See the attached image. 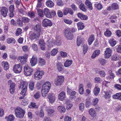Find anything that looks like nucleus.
<instances>
[{
    "mask_svg": "<svg viewBox=\"0 0 121 121\" xmlns=\"http://www.w3.org/2000/svg\"><path fill=\"white\" fill-rule=\"evenodd\" d=\"M16 41L15 39L13 38H8L6 40V42L8 43H10L12 42L15 43Z\"/></svg>",
    "mask_w": 121,
    "mask_h": 121,
    "instance_id": "ea45409f",
    "label": "nucleus"
},
{
    "mask_svg": "<svg viewBox=\"0 0 121 121\" xmlns=\"http://www.w3.org/2000/svg\"><path fill=\"white\" fill-rule=\"evenodd\" d=\"M80 110L83 111L84 109V104L83 103H81L79 105Z\"/></svg>",
    "mask_w": 121,
    "mask_h": 121,
    "instance_id": "bf43d9fd",
    "label": "nucleus"
},
{
    "mask_svg": "<svg viewBox=\"0 0 121 121\" xmlns=\"http://www.w3.org/2000/svg\"><path fill=\"white\" fill-rule=\"evenodd\" d=\"M34 83L33 82H31L29 84V88L31 91H33L34 88Z\"/></svg>",
    "mask_w": 121,
    "mask_h": 121,
    "instance_id": "37998d69",
    "label": "nucleus"
},
{
    "mask_svg": "<svg viewBox=\"0 0 121 121\" xmlns=\"http://www.w3.org/2000/svg\"><path fill=\"white\" fill-rule=\"evenodd\" d=\"M48 98L51 103H53L55 100V97L54 95L52 94H49L48 96Z\"/></svg>",
    "mask_w": 121,
    "mask_h": 121,
    "instance_id": "a211bd4d",
    "label": "nucleus"
},
{
    "mask_svg": "<svg viewBox=\"0 0 121 121\" xmlns=\"http://www.w3.org/2000/svg\"><path fill=\"white\" fill-rule=\"evenodd\" d=\"M64 35L67 39L71 40L73 38V34L71 32V30L69 28H67L64 31Z\"/></svg>",
    "mask_w": 121,
    "mask_h": 121,
    "instance_id": "20e7f679",
    "label": "nucleus"
},
{
    "mask_svg": "<svg viewBox=\"0 0 121 121\" xmlns=\"http://www.w3.org/2000/svg\"><path fill=\"white\" fill-rule=\"evenodd\" d=\"M32 49L35 51H37L38 50V47L37 45L35 43L32 44L31 46Z\"/></svg>",
    "mask_w": 121,
    "mask_h": 121,
    "instance_id": "3c124183",
    "label": "nucleus"
},
{
    "mask_svg": "<svg viewBox=\"0 0 121 121\" xmlns=\"http://www.w3.org/2000/svg\"><path fill=\"white\" fill-rule=\"evenodd\" d=\"M109 75L106 78L107 79L110 80L111 79H113L115 77V76L114 74L112 72V71L110 70L108 71Z\"/></svg>",
    "mask_w": 121,
    "mask_h": 121,
    "instance_id": "f3484780",
    "label": "nucleus"
},
{
    "mask_svg": "<svg viewBox=\"0 0 121 121\" xmlns=\"http://www.w3.org/2000/svg\"><path fill=\"white\" fill-rule=\"evenodd\" d=\"M112 54V50L110 48H106V50L105 51V57L107 58H109L111 56Z\"/></svg>",
    "mask_w": 121,
    "mask_h": 121,
    "instance_id": "2eb2a0df",
    "label": "nucleus"
},
{
    "mask_svg": "<svg viewBox=\"0 0 121 121\" xmlns=\"http://www.w3.org/2000/svg\"><path fill=\"white\" fill-rule=\"evenodd\" d=\"M115 88L119 90L121 89V85L118 84H116L114 85Z\"/></svg>",
    "mask_w": 121,
    "mask_h": 121,
    "instance_id": "0e129e2a",
    "label": "nucleus"
},
{
    "mask_svg": "<svg viewBox=\"0 0 121 121\" xmlns=\"http://www.w3.org/2000/svg\"><path fill=\"white\" fill-rule=\"evenodd\" d=\"M95 39L94 35H92L90 36L88 40V43L90 45L91 44Z\"/></svg>",
    "mask_w": 121,
    "mask_h": 121,
    "instance_id": "c9c22d12",
    "label": "nucleus"
},
{
    "mask_svg": "<svg viewBox=\"0 0 121 121\" xmlns=\"http://www.w3.org/2000/svg\"><path fill=\"white\" fill-rule=\"evenodd\" d=\"M46 5L48 7L52 8L53 7L54 5V3L52 1L50 0H47L46 2Z\"/></svg>",
    "mask_w": 121,
    "mask_h": 121,
    "instance_id": "393cba45",
    "label": "nucleus"
},
{
    "mask_svg": "<svg viewBox=\"0 0 121 121\" xmlns=\"http://www.w3.org/2000/svg\"><path fill=\"white\" fill-rule=\"evenodd\" d=\"M64 21L65 23L69 25L71 24L73 22L72 20L67 19L66 18L64 19Z\"/></svg>",
    "mask_w": 121,
    "mask_h": 121,
    "instance_id": "6e6d98bb",
    "label": "nucleus"
},
{
    "mask_svg": "<svg viewBox=\"0 0 121 121\" xmlns=\"http://www.w3.org/2000/svg\"><path fill=\"white\" fill-rule=\"evenodd\" d=\"M15 111L16 117L20 119L23 117L25 112L24 110L20 108H17Z\"/></svg>",
    "mask_w": 121,
    "mask_h": 121,
    "instance_id": "f03ea898",
    "label": "nucleus"
},
{
    "mask_svg": "<svg viewBox=\"0 0 121 121\" xmlns=\"http://www.w3.org/2000/svg\"><path fill=\"white\" fill-rule=\"evenodd\" d=\"M24 74L27 76L31 75L33 71L32 69L26 65L24 66Z\"/></svg>",
    "mask_w": 121,
    "mask_h": 121,
    "instance_id": "39448f33",
    "label": "nucleus"
},
{
    "mask_svg": "<svg viewBox=\"0 0 121 121\" xmlns=\"http://www.w3.org/2000/svg\"><path fill=\"white\" fill-rule=\"evenodd\" d=\"M79 8L81 10L85 12L86 10V9L85 8V5L83 4H82L80 5Z\"/></svg>",
    "mask_w": 121,
    "mask_h": 121,
    "instance_id": "864d4df0",
    "label": "nucleus"
},
{
    "mask_svg": "<svg viewBox=\"0 0 121 121\" xmlns=\"http://www.w3.org/2000/svg\"><path fill=\"white\" fill-rule=\"evenodd\" d=\"M14 9V6L13 5H10L9 8V10L10 12H13Z\"/></svg>",
    "mask_w": 121,
    "mask_h": 121,
    "instance_id": "13d9d810",
    "label": "nucleus"
},
{
    "mask_svg": "<svg viewBox=\"0 0 121 121\" xmlns=\"http://www.w3.org/2000/svg\"><path fill=\"white\" fill-rule=\"evenodd\" d=\"M51 83L49 82H46L44 83L41 90L42 94L43 97H45L47 95L51 88Z\"/></svg>",
    "mask_w": 121,
    "mask_h": 121,
    "instance_id": "f257e3e1",
    "label": "nucleus"
},
{
    "mask_svg": "<svg viewBox=\"0 0 121 121\" xmlns=\"http://www.w3.org/2000/svg\"><path fill=\"white\" fill-rule=\"evenodd\" d=\"M112 97L114 99H118L121 100V92L117 93L115 95H113Z\"/></svg>",
    "mask_w": 121,
    "mask_h": 121,
    "instance_id": "bb28decb",
    "label": "nucleus"
},
{
    "mask_svg": "<svg viewBox=\"0 0 121 121\" xmlns=\"http://www.w3.org/2000/svg\"><path fill=\"white\" fill-rule=\"evenodd\" d=\"M69 8H65L63 11L64 15H66L68 13Z\"/></svg>",
    "mask_w": 121,
    "mask_h": 121,
    "instance_id": "680f3d73",
    "label": "nucleus"
},
{
    "mask_svg": "<svg viewBox=\"0 0 121 121\" xmlns=\"http://www.w3.org/2000/svg\"><path fill=\"white\" fill-rule=\"evenodd\" d=\"M48 41L47 45L50 48L53 47L54 43L53 40L52 39H49Z\"/></svg>",
    "mask_w": 121,
    "mask_h": 121,
    "instance_id": "4c0bfd02",
    "label": "nucleus"
},
{
    "mask_svg": "<svg viewBox=\"0 0 121 121\" xmlns=\"http://www.w3.org/2000/svg\"><path fill=\"white\" fill-rule=\"evenodd\" d=\"M42 25L44 27L48 26H51L52 25L51 22L49 20L47 19H45L42 21Z\"/></svg>",
    "mask_w": 121,
    "mask_h": 121,
    "instance_id": "f8f14e48",
    "label": "nucleus"
},
{
    "mask_svg": "<svg viewBox=\"0 0 121 121\" xmlns=\"http://www.w3.org/2000/svg\"><path fill=\"white\" fill-rule=\"evenodd\" d=\"M112 33L108 29H107L106 31L104 33V35L108 37H110L112 35Z\"/></svg>",
    "mask_w": 121,
    "mask_h": 121,
    "instance_id": "58836bf2",
    "label": "nucleus"
},
{
    "mask_svg": "<svg viewBox=\"0 0 121 121\" xmlns=\"http://www.w3.org/2000/svg\"><path fill=\"white\" fill-rule=\"evenodd\" d=\"M118 59V55L116 54L114 55L112 57V60L116 61Z\"/></svg>",
    "mask_w": 121,
    "mask_h": 121,
    "instance_id": "774afa93",
    "label": "nucleus"
},
{
    "mask_svg": "<svg viewBox=\"0 0 121 121\" xmlns=\"http://www.w3.org/2000/svg\"><path fill=\"white\" fill-rule=\"evenodd\" d=\"M99 73L101 77H104L105 76V73L104 71H100L99 72Z\"/></svg>",
    "mask_w": 121,
    "mask_h": 121,
    "instance_id": "e2e57ef3",
    "label": "nucleus"
},
{
    "mask_svg": "<svg viewBox=\"0 0 121 121\" xmlns=\"http://www.w3.org/2000/svg\"><path fill=\"white\" fill-rule=\"evenodd\" d=\"M85 4L88 9L91 10L92 9V4L88 0H86L85 2Z\"/></svg>",
    "mask_w": 121,
    "mask_h": 121,
    "instance_id": "c756f323",
    "label": "nucleus"
},
{
    "mask_svg": "<svg viewBox=\"0 0 121 121\" xmlns=\"http://www.w3.org/2000/svg\"><path fill=\"white\" fill-rule=\"evenodd\" d=\"M57 109L58 111L61 113H64L66 111L65 108L64 106H59L58 107Z\"/></svg>",
    "mask_w": 121,
    "mask_h": 121,
    "instance_id": "4be33fe9",
    "label": "nucleus"
},
{
    "mask_svg": "<svg viewBox=\"0 0 121 121\" xmlns=\"http://www.w3.org/2000/svg\"><path fill=\"white\" fill-rule=\"evenodd\" d=\"M116 49L118 52L121 53V45L117 46L116 47Z\"/></svg>",
    "mask_w": 121,
    "mask_h": 121,
    "instance_id": "052dcab7",
    "label": "nucleus"
},
{
    "mask_svg": "<svg viewBox=\"0 0 121 121\" xmlns=\"http://www.w3.org/2000/svg\"><path fill=\"white\" fill-rule=\"evenodd\" d=\"M22 21L24 23H27L29 22L30 21V19L26 17H23L22 18Z\"/></svg>",
    "mask_w": 121,
    "mask_h": 121,
    "instance_id": "79ce46f5",
    "label": "nucleus"
},
{
    "mask_svg": "<svg viewBox=\"0 0 121 121\" xmlns=\"http://www.w3.org/2000/svg\"><path fill=\"white\" fill-rule=\"evenodd\" d=\"M29 38L31 40H33L34 39H37L39 36V34H36L33 32H30L29 34Z\"/></svg>",
    "mask_w": 121,
    "mask_h": 121,
    "instance_id": "9d476101",
    "label": "nucleus"
},
{
    "mask_svg": "<svg viewBox=\"0 0 121 121\" xmlns=\"http://www.w3.org/2000/svg\"><path fill=\"white\" fill-rule=\"evenodd\" d=\"M77 15L78 17L80 18L82 20H86L88 19L87 16L82 14L80 13H78Z\"/></svg>",
    "mask_w": 121,
    "mask_h": 121,
    "instance_id": "a878e982",
    "label": "nucleus"
},
{
    "mask_svg": "<svg viewBox=\"0 0 121 121\" xmlns=\"http://www.w3.org/2000/svg\"><path fill=\"white\" fill-rule=\"evenodd\" d=\"M83 42V39L80 36H78L77 39V44L78 46H79Z\"/></svg>",
    "mask_w": 121,
    "mask_h": 121,
    "instance_id": "cd10ccee",
    "label": "nucleus"
},
{
    "mask_svg": "<svg viewBox=\"0 0 121 121\" xmlns=\"http://www.w3.org/2000/svg\"><path fill=\"white\" fill-rule=\"evenodd\" d=\"M109 42L110 46L112 47H114L116 44V41L112 39H110L109 41Z\"/></svg>",
    "mask_w": 121,
    "mask_h": 121,
    "instance_id": "e433bc0d",
    "label": "nucleus"
},
{
    "mask_svg": "<svg viewBox=\"0 0 121 121\" xmlns=\"http://www.w3.org/2000/svg\"><path fill=\"white\" fill-rule=\"evenodd\" d=\"M29 102V101L27 99L25 98L22 101L21 104L24 106L26 105H28Z\"/></svg>",
    "mask_w": 121,
    "mask_h": 121,
    "instance_id": "a19ab883",
    "label": "nucleus"
},
{
    "mask_svg": "<svg viewBox=\"0 0 121 121\" xmlns=\"http://www.w3.org/2000/svg\"><path fill=\"white\" fill-rule=\"evenodd\" d=\"M13 71L16 73H19L22 71V67L20 64L15 65L13 68Z\"/></svg>",
    "mask_w": 121,
    "mask_h": 121,
    "instance_id": "1a4fd4ad",
    "label": "nucleus"
},
{
    "mask_svg": "<svg viewBox=\"0 0 121 121\" xmlns=\"http://www.w3.org/2000/svg\"><path fill=\"white\" fill-rule=\"evenodd\" d=\"M45 60L43 59L39 58V65L42 66L45 64Z\"/></svg>",
    "mask_w": 121,
    "mask_h": 121,
    "instance_id": "473e14b6",
    "label": "nucleus"
},
{
    "mask_svg": "<svg viewBox=\"0 0 121 121\" xmlns=\"http://www.w3.org/2000/svg\"><path fill=\"white\" fill-rule=\"evenodd\" d=\"M57 70L59 72H62L64 69V67L61 63L58 62L56 65Z\"/></svg>",
    "mask_w": 121,
    "mask_h": 121,
    "instance_id": "ddd939ff",
    "label": "nucleus"
},
{
    "mask_svg": "<svg viewBox=\"0 0 121 121\" xmlns=\"http://www.w3.org/2000/svg\"><path fill=\"white\" fill-rule=\"evenodd\" d=\"M111 6L112 7V9H113L116 10L118 8V6L117 4L116 3H114L112 4Z\"/></svg>",
    "mask_w": 121,
    "mask_h": 121,
    "instance_id": "5fc2aeb1",
    "label": "nucleus"
},
{
    "mask_svg": "<svg viewBox=\"0 0 121 121\" xmlns=\"http://www.w3.org/2000/svg\"><path fill=\"white\" fill-rule=\"evenodd\" d=\"M22 30L19 28H18L16 30L15 34L16 36H19L22 33Z\"/></svg>",
    "mask_w": 121,
    "mask_h": 121,
    "instance_id": "603ef678",
    "label": "nucleus"
},
{
    "mask_svg": "<svg viewBox=\"0 0 121 121\" xmlns=\"http://www.w3.org/2000/svg\"><path fill=\"white\" fill-rule=\"evenodd\" d=\"M2 65H4V68L5 70H7L9 68V65L8 63L7 62L3 61L1 63Z\"/></svg>",
    "mask_w": 121,
    "mask_h": 121,
    "instance_id": "c85d7f7f",
    "label": "nucleus"
},
{
    "mask_svg": "<svg viewBox=\"0 0 121 121\" xmlns=\"http://www.w3.org/2000/svg\"><path fill=\"white\" fill-rule=\"evenodd\" d=\"M100 53V51L99 50H95L93 52L91 56L92 58H94L98 56Z\"/></svg>",
    "mask_w": 121,
    "mask_h": 121,
    "instance_id": "b1692460",
    "label": "nucleus"
},
{
    "mask_svg": "<svg viewBox=\"0 0 121 121\" xmlns=\"http://www.w3.org/2000/svg\"><path fill=\"white\" fill-rule=\"evenodd\" d=\"M65 98V93L63 91L61 92L58 96V99L60 100H63Z\"/></svg>",
    "mask_w": 121,
    "mask_h": 121,
    "instance_id": "6ab92c4d",
    "label": "nucleus"
},
{
    "mask_svg": "<svg viewBox=\"0 0 121 121\" xmlns=\"http://www.w3.org/2000/svg\"><path fill=\"white\" fill-rule=\"evenodd\" d=\"M28 16L31 18H34L35 16V13L32 11H30L28 13Z\"/></svg>",
    "mask_w": 121,
    "mask_h": 121,
    "instance_id": "09e8293b",
    "label": "nucleus"
},
{
    "mask_svg": "<svg viewBox=\"0 0 121 121\" xmlns=\"http://www.w3.org/2000/svg\"><path fill=\"white\" fill-rule=\"evenodd\" d=\"M89 114L92 117H95L96 116V113L95 111L93 108H91L89 111Z\"/></svg>",
    "mask_w": 121,
    "mask_h": 121,
    "instance_id": "2f4dec72",
    "label": "nucleus"
},
{
    "mask_svg": "<svg viewBox=\"0 0 121 121\" xmlns=\"http://www.w3.org/2000/svg\"><path fill=\"white\" fill-rule=\"evenodd\" d=\"M77 25L78 30H82L85 27L83 23L81 22L78 23L77 24Z\"/></svg>",
    "mask_w": 121,
    "mask_h": 121,
    "instance_id": "72a5a7b5",
    "label": "nucleus"
},
{
    "mask_svg": "<svg viewBox=\"0 0 121 121\" xmlns=\"http://www.w3.org/2000/svg\"><path fill=\"white\" fill-rule=\"evenodd\" d=\"M95 6H97V9L99 10L103 8L102 4L100 3H99L97 5L95 4Z\"/></svg>",
    "mask_w": 121,
    "mask_h": 121,
    "instance_id": "338daca9",
    "label": "nucleus"
},
{
    "mask_svg": "<svg viewBox=\"0 0 121 121\" xmlns=\"http://www.w3.org/2000/svg\"><path fill=\"white\" fill-rule=\"evenodd\" d=\"M105 95L104 96L105 99L109 98L111 97V91H104Z\"/></svg>",
    "mask_w": 121,
    "mask_h": 121,
    "instance_id": "7c9ffc66",
    "label": "nucleus"
},
{
    "mask_svg": "<svg viewBox=\"0 0 121 121\" xmlns=\"http://www.w3.org/2000/svg\"><path fill=\"white\" fill-rule=\"evenodd\" d=\"M37 60V57L35 56H33L30 60V63L31 66H34L36 64Z\"/></svg>",
    "mask_w": 121,
    "mask_h": 121,
    "instance_id": "4468645a",
    "label": "nucleus"
},
{
    "mask_svg": "<svg viewBox=\"0 0 121 121\" xmlns=\"http://www.w3.org/2000/svg\"><path fill=\"white\" fill-rule=\"evenodd\" d=\"M17 25L20 26H22L23 25L24 23L22 20H21L19 19H18L17 20Z\"/></svg>",
    "mask_w": 121,
    "mask_h": 121,
    "instance_id": "8fccbe9b",
    "label": "nucleus"
},
{
    "mask_svg": "<svg viewBox=\"0 0 121 121\" xmlns=\"http://www.w3.org/2000/svg\"><path fill=\"white\" fill-rule=\"evenodd\" d=\"M41 94L40 92H37L35 94L34 96V97L35 99H38L40 96Z\"/></svg>",
    "mask_w": 121,
    "mask_h": 121,
    "instance_id": "c03bdc74",
    "label": "nucleus"
},
{
    "mask_svg": "<svg viewBox=\"0 0 121 121\" xmlns=\"http://www.w3.org/2000/svg\"><path fill=\"white\" fill-rule=\"evenodd\" d=\"M99 61V63L102 65H104L107 63L106 60L103 59H100Z\"/></svg>",
    "mask_w": 121,
    "mask_h": 121,
    "instance_id": "de8ad7c7",
    "label": "nucleus"
},
{
    "mask_svg": "<svg viewBox=\"0 0 121 121\" xmlns=\"http://www.w3.org/2000/svg\"><path fill=\"white\" fill-rule=\"evenodd\" d=\"M0 10L1 15L4 17H6L8 11L7 8L5 7H0Z\"/></svg>",
    "mask_w": 121,
    "mask_h": 121,
    "instance_id": "9b49d317",
    "label": "nucleus"
},
{
    "mask_svg": "<svg viewBox=\"0 0 121 121\" xmlns=\"http://www.w3.org/2000/svg\"><path fill=\"white\" fill-rule=\"evenodd\" d=\"M28 57V55L27 54H26L23 56L19 57L18 58V60L20 61L22 64H23L26 62Z\"/></svg>",
    "mask_w": 121,
    "mask_h": 121,
    "instance_id": "6e6552de",
    "label": "nucleus"
},
{
    "mask_svg": "<svg viewBox=\"0 0 121 121\" xmlns=\"http://www.w3.org/2000/svg\"><path fill=\"white\" fill-rule=\"evenodd\" d=\"M72 61L71 60H67L64 63V66L65 67H69L72 64Z\"/></svg>",
    "mask_w": 121,
    "mask_h": 121,
    "instance_id": "f704fd0d",
    "label": "nucleus"
},
{
    "mask_svg": "<svg viewBox=\"0 0 121 121\" xmlns=\"http://www.w3.org/2000/svg\"><path fill=\"white\" fill-rule=\"evenodd\" d=\"M5 119L7 121H14L15 117L13 115H10L8 116H6L5 117Z\"/></svg>",
    "mask_w": 121,
    "mask_h": 121,
    "instance_id": "5701e85b",
    "label": "nucleus"
},
{
    "mask_svg": "<svg viewBox=\"0 0 121 121\" xmlns=\"http://www.w3.org/2000/svg\"><path fill=\"white\" fill-rule=\"evenodd\" d=\"M20 87L22 89L21 94L22 95H25L27 91L28 85L27 83L23 81H21L20 83Z\"/></svg>",
    "mask_w": 121,
    "mask_h": 121,
    "instance_id": "7ed1b4c3",
    "label": "nucleus"
},
{
    "mask_svg": "<svg viewBox=\"0 0 121 121\" xmlns=\"http://www.w3.org/2000/svg\"><path fill=\"white\" fill-rule=\"evenodd\" d=\"M101 80L99 78L96 77L95 78V83H99L100 82Z\"/></svg>",
    "mask_w": 121,
    "mask_h": 121,
    "instance_id": "69168bd1",
    "label": "nucleus"
},
{
    "mask_svg": "<svg viewBox=\"0 0 121 121\" xmlns=\"http://www.w3.org/2000/svg\"><path fill=\"white\" fill-rule=\"evenodd\" d=\"M64 78L63 76H58L57 78L55 79V84L57 86L61 85L63 82Z\"/></svg>",
    "mask_w": 121,
    "mask_h": 121,
    "instance_id": "0eeeda50",
    "label": "nucleus"
},
{
    "mask_svg": "<svg viewBox=\"0 0 121 121\" xmlns=\"http://www.w3.org/2000/svg\"><path fill=\"white\" fill-rule=\"evenodd\" d=\"M100 91V89L97 84L95 85V87L94 90V93L95 95H97Z\"/></svg>",
    "mask_w": 121,
    "mask_h": 121,
    "instance_id": "aec40b11",
    "label": "nucleus"
},
{
    "mask_svg": "<svg viewBox=\"0 0 121 121\" xmlns=\"http://www.w3.org/2000/svg\"><path fill=\"white\" fill-rule=\"evenodd\" d=\"M58 52L57 49L54 48L53 49L51 52V55L52 56H54Z\"/></svg>",
    "mask_w": 121,
    "mask_h": 121,
    "instance_id": "a18cd8bd",
    "label": "nucleus"
},
{
    "mask_svg": "<svg viewBox=\"0 0 121 121\" xmlns=\"http://www.w3.org/2000/svg\"><path fill=\"white\" fill-rule=\"evenodd\" d=\"M57 5L60 6H62L63 5V2L61 0H58L57 2Z\"/></svg>",
    "mask_w": 121,
    "mask_h": 121,
    "instance_id": "4d7b16f0",
    "label": "nucleus"
},
{
    "mask_svg": "<svg viewBox=\"0 0 121 121\" xmlns=\"http://www.w3.org/2000/svg\"><path fill=\"white\" fill-rule=\"evenodd\" d=\"M44 13L46 17L48 18H51V13L49 10L47 8H44L43 9Z\"/></svg>",
    "mask_w": 121,
    "mask_h": 121,
    "instance_id": "dca6fc26",
    "label": "nucleus"
},
{
    "mask_svg": "<svg viewBox=\"0 0 121 121\" xmlns=\"http://www.w3.org/2000/svg\"><path fill=\"white\" fill-rule=\"evenodd\" d=\"M37 12L38 14L41 17H42L43 16V11L40 9H37Z\"/></svg>",
    "mask_w": 121,
    "mask_h": 121,
    "instance_id": "49530a36",
    "label": "nucleus"
},
{
    "mask_svg": "<svg viewBox=\"0 0 121 121\" xmlns=\"http://www.w3.org/2000/svg\"><path fill=\"white\" fill-rule=\"evenodd\" d=\"M44 74L43 71L38 70L35 72L34 75V78L36 80H39L42 78Z\"/></svg>",
    "mask_w": 121,
    "mask_h": 121,
    "instance_id": "423d86ee",
    "label": "nucleus"
},
{
    "mask_svg": "<svg viewBox=\"0 0 121 121\" xmlns=\"http://www.w3.org/2000/svg\"><path fill=\"white\" fill-rule=\"evenodd\" d=\"M34 29L37 32V34H39L40 35V32L41 31L40 25L39 24L36 25L35 26Z\"/></svg>",
    "mask_w": 121,
    "mask_h": 121,
    "instance_id": "412c9836",
    "label": "nucleus"
}]
</instances>
